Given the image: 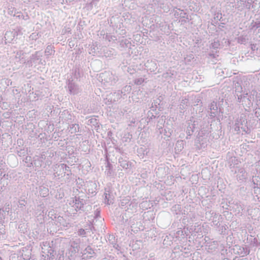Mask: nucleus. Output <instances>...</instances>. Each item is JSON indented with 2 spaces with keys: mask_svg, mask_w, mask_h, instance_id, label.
<instances>
[{
  "mask_svg": "<svg viewBox=\"0 0 260 260\" xmlns=\"http://www.w3.org/2000/svg\"><path fill=\"white\" fill-rule=\"evenodd\" d=\"M257 94V92L253 90L249 93L237 94V102L241 103L244 107L250 108L253 105V102Z\"/></svg>",
  "mask_w": 260,
  "mask_h": 260,
  "instance_id": "obj_2",
  "label": "nucleus"
},
{
  "mask_svg": "<svg viewBox=\"0 0 260 260\" xmlns=\"http://www.w3.org/2000/svg\"><path fill=\"white\" fill-rule=\"evenodd\" d=\"M46 159L45 154L42 153L40 156H36L34 160V165L37 168L41 167L44 163V161Z\"/></svg>",
  "mask_w": 260,
  "mask_h": 260,
  "instance_id": "obj_15",
  "label": "nucleus"
},
{
  "mask_svg": "<svg viewBox=\"0 0 260 260\" xmlns=\"http://www.w3.org/2000/svg\"><path fill=\"white\" fill-rule=\"evenodd\" d=\"M108 240L110 241H112L113 240H114L115 237L113 235H109L108 237Z\"/></svg>",
  "mask_w": 260,
  "mask_h": 260,
  "instance_id": "obj_61",
  "label": "nucleus"
},
{
  "mask_svg": "<svg viewBox=\"0 0 260 260\" xmlns=\"http://www.w3.org/2000/svg\"><path fill=\"white\" fill-rule=\"evenodd\" d=\"M131 200V198L129 196L124 197L123 199L120 200V202L119 203V206L121 208H124L125 209L128 204L129 203Z\"/></svg>",
  "mask_w": 260,
  "mask_h": 260,
  "instance_id": "obj_17",
  "label": "nucleus"
},
{
  "mask_svg": "<svg viewBox=\"0 0 260 260\" xmlns=\"http://www.w3.org/2000/svg\"><path fill=\"white\" fill-rule=\"evenodd\" d=\"M202 204L203 206L206 207L208 209L211 207V202L208 200H204L202 201Z\"/></svg>",
  "mask_w": 260,
  "mask_h": 260,
  "instance_id": "obj_38",
  "label": "nucleus"
},
{
  "mask_svg": "<svg viewBox=\"0 0 260 260\" xmlns=\"http://www.w3.org/2000/svg\"><path fill=\"white\" fill-rule=\"evenodd\" d=\"M106 167L107 168L106 170H108V171L107 172V174H108L109 173L110 174V170L111 169V167H112V165H111L110 162L108 161ZM106 172L107 171H106Z\"/></svg>",
  "mask_w": 260,
  "mask_h": 260,
  "instance_id": "obj_54",
  "label": "nucleus"
},
{
  "mask_svg": "<svg viewBox=\"0 0 260 260\" xmlns=\"http://www.w3.org/2000/svg\"><path fill=\"white\" fill-rule=\"evenodd\" d=\"M220 47V42L217 39H215L213 40V42L211 43L210 45V48L214 49H217L219 48Z\"/></svg>",
  "mask_w": 260,
  "mask_h": 260,
  "instance_id": "obj_30",
  "label": "nucleus"
},
{
  "mask_svg": "<svg viewBox=\"0 0 260 260\" xmlns=\"http://www.w3.org/2000/svg\"><path fill=\"white\" fill-rule=\"evenodd\" d=\"M132 90V87L130 85L125 86L120 92H122V95H125L126 93H129Z\"/></svg>",
  "mask_w": 260,
  "mask_h": 260,
  "instance_id": "obj_34",
  "label": "nucleus"
},
{
  "mask_svg": "<svg viewBox=\"0 0 260 260\" xmlns=\"http://www.w3.org/2000/svg\"><path fill=\"white\" fill-rule=\"evenodd\" d=\"M171 211L175 214H180L182 211L181 205L178 204L174 205L171 209Z\"/></svg>",
  "mask_w": 260,
  "mask_h": 260,
  "instance_id": "obj_28",
  "label": "nucleus"
},
{
  "mask_svg": "<svg viewBox=\"0 0 260 260\" xmlns=\"http://www.w3.org/2000/svg\"><path fill=\"white\" fill-rule=\"evenodd\" d=\"M23 54V53L22 52V51L18 52L16 53V57L20 58L21 54Z\"/></svg>",
  "mask_w": 260,
  "mask_h": 260,
  "instance_id": "obj_63",
  "label": "nucleus"
},
{
  "mask_svg": "<svg viewBox=\"0 0 260 260\" xmlns=\"http://www.w3.org/2000/svg\"><path fill=\"white\" fill-rule=\"evenodd\" d=\"M40 194L43 197H46L49 194V189L48 188L41 186L40 187Z\"/></svg>",
  "mask_w": 260,
  "mask_h": 260,
  "instance_id": "obj_27",
  "label": "nucleus"
},
{
  "mask_svg": "<svg viewBox=\"0 0 260 260\" xmlns=\"http://www.w3.org/2000/svg\"><path fill=\"white\" fill-rule=\"evenodd\" d=\"M54 218L56 219V225L58 226L62 225L64 227H67L68 223L66 221V219H64L63 217L58 216L56 217V216H54Z\"/></svg>",
  "mask_w": 260,
  "mask_h": 260,
  "instance_id": "obj_18",
  "label": "nucleus"
},
{
  "mask_svg": "<svg viewBox=\"0 0 260 260\" xmlns=\"http://www.w3.org/2000/svg\"><path fill=\"white\" fill-rule=\"evenodd\" d=\"M57 259L58 260H64V256H63V254H59L58 255H57Z\"/></svg>",
  "mask_w": 260,
  "mask_h": 260,
  "instance_id": "obj_60",
  "label": "nucleus"
},
{
  "mask_svg": "<svg viewBox=\"0 0 260 260\" xmlns=\"http://www.w3.org/2000/svg\"><path fill=\"white\" fill-rule=\"evenodd\" d=\"M105 39L106 40H108L109 42H111L112 41L117 40L116 37H115L114 36H111V35H106Z\"/></svg>",
  "mask_w": 260,
  "mask_h": 260,
  "instance_id": "obj_45",
  "label": "nucleus"
},
{
  "mask_svg": "<svg viewBox=\"0 0 260 260\" xmlns=\"http://www.w3.org/2000/svg\"><path fill=\"white\" fill-rule=\"evenodd\" d=\"M150 63L152 64V66L153 67V68L152 69L151 71H154L157 69V66H156V63H155L154 62L151 61L150 62Z\"/></svg>",
  "mask_w": 260,
  "mask_h": 260,
  "instance_id": "obj_59",
  "label": "nucleus"
},
{
  "mask_svg": "<svg viewBox=\"0 0 260 260\" xmlns=\"http://www.w3.org/2000/svg\"><path fill=\"white\" fill-rule=\"evenodd\" d=\"M99 55H103L107 58H113L116 54L117 52L116 50L112 48H108L105 46L102 47L100 48V51H98Z\"/></svg>",
  "mask_w": 260,
  "mask_h": 260,
  "instance_id": "obj_7",
  "label": "nucleus"
},
{
  "mask_svg": "<svg viewBox=\"0 0 260 260\" xmlns=\"http://www.w3.org/2000/svg\"><path fill=\"white\" fill-rule=\"evenodd\" d=\"M144 79H143L142 78H136L134 81V83L137 85H140L142 84V83L144 82Z\"/></svg>",
  "mask_w": 260,
  "mask_h": 260,
  "instance_id": "obj_41",
  "label": "nucleus"
},
{
  "mask_svg": "<svg viewBox=\"0 0 260 260\" xmlns=\"http://www.w3.org/2000/svg\"><path fill=\"white\" fill-rule=\"evenodd\" d=\"M194 124L192 123H189L186 129V134L187 135V136H190L193 132V129L194 128Z\"/></svg>",
  "mask_w": 260,
  "mask_h": 260,
  "instance_id": "obj_32",
  "label": "nucleus"
},
{
  "mask_svg": "<svg viewBox=\"0 0 260 260\" xmlns=\"http://www.w3.org/2000/svg\"><path fill=\"white\" fill-rule=\"evenodd\" d=\"M110 96L111 100H113L114 102L118 101L122 97V92H120V90H118L114 92L113 93H111L110 94Z\"/></svg>",
  "mask_w": 260,
  "mask_h": 260,
  "instance_id": "obj_21",
  "label": "nucleus"
},
{
  "mask_svg": "<svg viewBox=\"0 0 260 260\" xmlns=\"http://www.w3.org/2000/svg\"><path fill=\"white\" fill-rule=\"evenodd\" d=\"M44 246L48 247L49 248L48 250V254L47 256L49 257V260H57V258L56 257V252L53 250V249L50 246V244L48 242H46L43 244Z\"/></svg>",
  "mask_w": 260,
  "mask_h": 260,
  "instance_id": "obj_14",
  "label": "nucleus"
},
{
  "mask_svg": "<svg viewBox=\"0 0 260 260\" xmlns=\"http://www.w3.org/2000/svg\"><path fill=\"white\" fill-rule=\"evenodd\" d=\"M255 116L257 118V121L260 123V108H256L254 110Z\"/></svg>",
  "mask_w": 260,
  "mask_h": 260,
  "instance_id": "obj_43",
  "label": "nucleus"
},
{
  "mask_svg": "<svg viewBox=\"0 0 260 260\" xmlns=\"http://www.w3.org/2000/svg\"><path fill=\"white\" fill-rule=\"evenodd\" d=\"M94 246H95L94 245ZM102 245L96 246V248L92 247L90 245L87 246L82 253V258L84 260H89L91 259H95L98 256L101 254L100 247Z\"/></svg>",
  "mask_w": 260,
  "mask_h": 260,
  "instance_id": "obj_3",
  "label": "nucleus"
},
{
  "mask_svg": "<svg viewBox=\"0 0 260 260\" xmlns=\"http://www.w3.org/2000/svg\"><path fill=\"white\" fill-rule=\"evenodd\" d=\"M231 161L235 164H237L238 162V159L236 157L231 158Z\"/></svg>",
  "mask_w": 260,
  "mask_h": 260,
  "instance_id": "obj_62",
  "label": "nucleus"
},
{
  "mask_svg": "<svg viewBox=\"0 0 260 260\" xmlns=\"http://www.w3.org/2000/svg\"><path fill=\"white\" fill-rule=\"evenodd\" d=\"M228 229V227L226 225H222L219 228V231L220 232V234L221 235H225L226 234V231L227 229Z\"/></svg>",
  "mask_w": 260,
  "mask_h": 260,
  "instance_id": "obj_39",
  "label": "nucleus"
},
{
  "mask_svg": "<svg viewBox=\"0 0 260 260\" xmlns=\"http://www.w3.org/2000/svg\"><path fill=\"white\" fill-rule=\"evenodd\" d=\"M256 181L257 182L256 183H255L254 181V180H252V182H253V184L254 185V188H260V180H256Z\"/></svg>",
  "mask_w": 260,
  "mask_h": 260,
  "instance_id": "obj_48",
  "label": "nucleus"
},
{
  "mask_svg": "<svg viewBox=\"0 0 260 260\" xmlns=\"http://www.w3.org/2000/svg\"><path fill=\"white\" fill-rule=\"evenodd\" d=\"M26 202L24 199L20 200L19 201V204L20 207H21L22 206H24L26 204Z\"/></svg>",
  "mask_w": 260,
  "mask_h": 260,
  "instance_id": "obj_55",
  "label": "nucleus"
},
{
  "mask_svg": "<svg viewBox=\"0 0 260 260\" xmlns=\"http://www.w3.org/2000/svg\"><path fill=\"white\" fill-rule=\"evenodd\" d=\"M86 187V190H87L88 193L90 194L91 196H93L96 194L97 190V185L95 181L89 180L86 181L84 185Z\"/></svg>",
  "mask_w": 260,
  "mask_h": 260,
  "instance_id": "obj_9",
  "label": "nucleus"
},
{
  "mask_svg": "<svg viewBox=\"0 0 260 260\" xmlns=\"http://www.w3.org/2000/svg\"><path fill=\"white\" fill-rule=\"evenodd\" d=\"M51 157V155L49 156V157L47 158V159L46 161L45 165H50L52 163V161L50 159Z\"/></svg>",
  "mask_w": 260,
  "mask_h": 260,
  "instance_id": "obj_58",
  "label": "nucleus"
},
{
  "mask_svg": "<svg viewBox=\"0 0 260 260\" xmlns=\"http://www.w3.org/2000/svg\"><path fill=\"white\" fill-rule=\"evenodd\" d=\"M79 242L77 241L72 242L70 247L66 253V256L68 257L67 260H74L76 256V253L79 252Z\"/></svg>",
  "mask_w": 260,
  "mask_h": 260,
  "instance_id": "obj_5",
  "label": "nucleus"
},
{
  "mask_svg": "<svg viewBox=\"0 0 260 260\" xmlns=\"http://www.w3.org/2000/svg\"><path fill=\"white\" fill-rule=\"evenodd\" d=\"M14 35L11 31H7L4 36L5 41L6 42L10 43L14 39Z\"/></svg>",
  "mask_w": 260,
  "mask_h": 260,
  "instance_id": "obj_25",
  "label": "nucleus"
},
{
  "mask_svg": "<svg viewBox=\"0 0 260 260\" xmlns=\"http://www.w3.org/2000/svg\"><path fill=\"white\" fill-rule=\"evenodd\" d=\"M5 180H3V181H2V180H1L0 190H2V191H3L4 189H5V188L6 187V186H5Z\"/></svg>",
  "mask_w": 260,
  "mask_h": 260,
  "instance_id": "obj_49",
  "label": "nucleus"
},
{
  "mask_svg": "<svg viewBox=\"0 0 260 260\" xmlns=\"http://www.w3.org/2000/svg\"><path fill=\"white\" fill-rule=\"evenodd\" d=\"M58 170L56 172L54 173L55 177H58V179L64 178V179H69L72 175L71 170L69 169V167L67 166L64 164H61L58 166Z\"/></svg>",
  "mask_w": 260,
  "mask_h": 260,
  "instance_id": "obj_4",
  "label": "nucleus"
},
{
  "mask_svg": "<svg viewBox=\"0 0 260 260\" xmlns=\"http://www.w3.org/2000/svg\"><path fill=\"white\" fill-rule=\"evenodd\" d=\"M67 86L70 94H76L80 91L79 86L74 82L72 77L68 79Z\"/></svg>",
  "mask_w": 260,
  "mask_h": 260,
  "instance_id": "obj_8",
  "label": "nucleus"
},
{
  "mask_svg": "<svg viewBox=\"0 0 260 260\" xmlns=\"http://www.w3.org/2000/svg\"><path fill=\"white\" fill-rule=\"evenodd\" d=\"M100 216V211L98 209H96V211L94 212V218H98Z\"/></svg>",
  "mask_w": 260,
  "mask_h": 260,
  "instance_id": "obj_57",
  "label": "nucleus"
},
{
  "mask_svg": "<svg viewBox=\"0 0 260 260\" xmlns=\"http://www.w3.org/2000/svg\"><path fill=\"white\" fill-rule=\"evenodd\" d=\"M207 173L209 174V171L207 169H206L202 170V171L201 172L202 178L203 179H204V177H206V176H204V174H207Z\"/></svg>",
  "mask_w": 260,
  "mask_h": 260,
  "instance_id": "obj_51",
  "label": "nucleus"
},
{
  "mask_svg": "<svg viewBox=\"0 0 260 260\" xmlns=\"http://www.w3.org/2000/svg\"><path fill=\"white\" fill-rule=\"evenodd\" d=\"M75 197L71 198V200H70V202L69 203V205L72 206V207L75 206L76 207V204H75Z\"/></svg>",
  "mask_w": 260,
  "mask_h": 260,
  "instance_id": "obj_50",
  "label": "nucleus"
},
{
  "mask_svg": "<svg viewBox=\"0 0 260 260\" xmlns=\"http://www.w3.org/2000/svg\"><path fill=\"white\" fill-rule=\"evenodd\" d=\"M222 14L220 12H215L214 14L213 20H212V22L216 24L218 21H222Z\"/></svg>",
  "mask_w": 260,
  "mask_h": 260,
  "instance_id": "obj_29",
  "label": "nucleus"
},
{
  "mask_svg": "<svg viewBox=\"0 0 260 260\" xmlns=\"http://www.w3.org/2000/svg\"><path fill=\"white\" fill-rule=\"evenodd\" d=\"M69 132L71 134H75L76 132H79L80 127L78 124H72L69 125L68 127Z\"/></svg>",
  "mask_w": 260,
  "mask_h": 260,
  "instance_id": "obj_23",
  "label": "nucleus"
},
{
  "mask_svg": "<svg viewBox=\"0 0 260 260\" xmlns=\"http://www.w3.org/2000/svg\"><path fill=\"white\" fill-rule=\"evenodd\" d=\"M88 230H90L91 231H92V233H93V231H95V228H94V226H93V225H89V226Z\"/></svg>",
  "mask_w": 260,
  "mask_h": 260,
  "instance_id": "obj_64",
  "label": "nucleus"
},
{
  "mask_svg": "<svg viewBox=\"0 0 260 260\" xmlns=\"http://www.w3.org/2000/svg\"><path fill=\"white\" fill-rule=\"evenodd\" d=\"M209 110L208 111L209 115L211 118H214L218 114V107L217 103L215 101L211 102L208 106Z\"/></svg>",
  "mask_w": 260,
  "mask_h": 260,
  "instance_id": "obj_12",
  "label": "nucleus"
},
{
  "mask_svg": "<svg viewBox=\"0 0 260 260\" xmlns=\"http://www.w3.org/2000/svg\"><path fill=\"white\" fill-rule=\"evenodd\" d=\"M104 195L105 197V203H107V204H110L112 203V202L110 200V194L105 193Z\"/></svg>",
  "mask_w": 260,
  "mask_h": 260,
  "instance_id": "obj_46",
  "label": "nucleus"
},
{
  "mask_svg": "<svg viewBox=\"0 0 260 260\" xmlns=\"http://www.w3.org/2000/svg\"><path fill=\"white\" fill-rule=\"evenodd\" d=\"M75 202L76 204L75 210L76 212L80 210L84 211V205L86 204L87 200L81 198V197L75 196Z\"/></svg>",
  "mask_w": 260,
  "mask_h": 260,
  "instance_id": "obj_11",
  "label": "nucleus"
},
{
  "mask_svg": "<svg viewBox=\"0 0 260 260\" xmlns=\"http://www.w3.org/2000/svg\"><path fill=\"white\" fill-rule=\"evenodd\" d=\"M134 200L133 201H130L129 203L128 204L127 206L125 209V211H133L134 210H136L137 208V203H136Z\"/></svg>",
  "mask_w": 260,
  "mask_h": 260,
  "instance_id": "obj_26",
  "label": "nucleus"
},
{
  "mask_svg": "<svg viewBox=\"0 0 260 260\" xmlns=\"http://www.w3.org/2000/svg\"><path fill=\"white\" fill-rule=\"evenodd\" d=\"M173 194V192L168 190L164 193V197L165 198L166 200L170 201L172 198Z\"/></svg>",
  "mask_w": 260,
  "mask_h": 260,
  "instance_id": "obj_36",
  "label": "nucleus"
},
{
  "mask_svg": "<svg viewBox=\"0 0 260 260\" xmlns=\"http://www.w3.org/2000/svg\"><path fill=\"white\" fill-rule=\"evenodd\" d=\"M234 247V250H237V254L241 257L246 256L250 253V250L247 245H245L243 246H241L239 245H235Z\"/></svg>",
  "mask_w": 260,
  "mask_h": 260,
  "instance_id": "obj_10",
  "label": "nucleus"
},
{
  "mask_svg": "<svg viewBox=\"0 0 260 260\" xmlns=\"http://www.w3.org/2000/svg\"><path fill=\"white\" fill-rule=\"evenodd\" d=\"M252 2H249L248 1L246 0V3H245V8L247 9H250L252 7Z\"/></svg>",
  "mask_w": 260,
  "mask_h": 260,
  "instance_id": "obj_47",
  "label": "nucleus"
},
{
  "mask_svg": "<svg viewBox=\"0 0 260 260\" xmlns=\"http://www.w3.org/2000/svg\"><path fill=\"white\" fill-rule=\"evenodd\" d=\"M10 209V206L9 204H6L5 206L3 207L2 209H1L0 211H2L3 212L6 213H8Z\"/></svg>",
  "mask_w": 260,
  "mask_h": 260,
  "instance_id": "obj_44",
  "label": "nucleus"
},
{
  "mask_svg": "<svg viewBox=\"0 0 260 260\" xmlns=\"http://www.w3.org/2000/svg\"><path fill=\"white\" fill-rule=\"evenodd\" d=\"M245 3L246 0H237L235 4L236 8L240 11H243L245 8Z\"/></svg>",
  "mask_w": 260,
  "mask_h": 260,
  "instance_id": "obj_22",
  "label": "nucleus"
},
{
  "mask_svg": "<svg viewBox=\"0 0 260 260\" xmlns=\"http://www.w3.org/2000/svg\"><path fill=\"white\" fill-rule=\"evenodd\" d=\"M176 236H181L182 238H184V235L186 234V236L188 235V234L186 233L185 231H184L182 230H179L176 232Z\"/></svg>",
  "mask_w": 260,
  "mask_h": 260,
  "instance_id": "obj_42",
  "label": "nucleus"
},
{
  "mask_svg": "<svg viewBox=\"0 0 260 260\" xmlns=\"http://www.w3.org/2000/svg\"><path fill=\"white\" fill-rule=\"evenodd\" d=\"M119 42L120 43V45L121 47L125 49V48H131V43L129 40L126 39L124 38L123 37L121 38L120 40H119Z\"/></svg>",
  "mask_w": 260,
  "mask_h": 260,
  "instance_id": "obj_19",
  "label": "nucleus"
},
{
  "mask_svg": "<svg viewBox=\"0 0 260 260\" xmlns=\"http://www.w3.org/2000/svg\"><path fill=\"white\" fill-rule=\"evenodd\" d=\"M141 177L142 179L151 178V174L150 172H148L146 170H143L142 171H141Z\"/></svg>",
  "mask_w": 260,
  "mask_h": 260,
  "instance_id": "obj_33",
  "label": "nucleus"
},
{
  "mask_svg": "<svg viewBox=\"0 0 260 260\" xmlns=\"http://www.w3.org/2000/svg\"><path fill=\"white\" fill-rule=\"evenodd\" d=\"M173 75H174V73H172V72H167L166 73L164 74V77H165L166 78L170 77H171Z\"/></svg>",
  "mask_w": 260,
  "mask_h": 260,
  "instance_id": "obj_56",
  "label": "nucleus"
},
{
  "mask_svg": "<svg viewBox=\"0 0 260 260\" xmlns=\"http://www.w3.org/2000/svg\"><path fill=\"white\" fill-rule=\"evenodd\" d=\"M248 116V111L245 109L244 112L241 113L240 115L235 120L233 127L235 131L237 133L240 132V129L247 134L250 133V129L247 124Z\"/></svg>",
  "mask_w": 260,
  "mask_h": 260,
  "instance_id": "obj_1",
  "label": "nucleus"
},
{
  "mask_svg": "<svg viewBox=\"0 0 260 260\" xmlns=\"http://www.w3.org/2000/svg\"><path fill=\"white\" fill-rule=\"evenodd\" d=\"M118 163L120 166L124 169L127 170L131 169L132 162H129L126 158L120 157L118 159Z\"/></svg>",
  "mask_w": 260,
  "mask_h": 260,
  "instance_id": "obj_13",
  "label": "nucleus"
},
{
  "mask_svg": "<svg viewBox=\"0 0 260 260\" xmlns=\"http://www.w3.org/2000/svg\"><path fill=\"white\" fill-rule=\"evenodd\" d=\"M164 131H165V135H166L167 137H170L173 132L172 129H169L168 132H167L166 129H165Z\"/></svg>",
  "mask_w": 260,
  "mask_h": 260,
  "instance_id": "obj_53",
  "label": "nucleus"
},
{
  "mask_svg": "<svg viewBox=\"0 0 260 260\" xmlns=\"http://www.w3.org/2000/svg\"><path fill=\"white\" fill-rule=\"evenodd\" d=\"M242 88L239 83H237L235 86V95L237 96V94H242Z\"/></svg>",
  "mask_w": 260,
  "mask_h": 260,
  "instance_id": "obj_37",
  "label": "nucleus"
},
{
  "mask_svg": "<svg viewBox=\"0 0 260 260\" xmlns=\"http://www.w3.org/2000/svg\"><path fill=\"white\" fill-rule=\"evenodd\" d=\"M98 51H100V49L97 45H92L90 48L89 53L92 54L93 55H99V53Z\"/></svg>",
  "mask_w": 260,
  "mask_h": 260,
  "instance_id": "obj_31",
  "label": "nucleus"
},
{
  "mask_svg": "<svg viewBox=\"0 0 260 260\" xmlns=\"http://www.w3.org/2000/svg\"><path fill=\"white\" fill-rule=\"evenodd\" d=\"M234 202H234L233 204L235 206V209H236V211H238V213H240V212L244 210L243 207L241 205H240V203H238L237 202H236V203H234ZM233 208H234V207H233Z\"/></svg>",
  "mask_w": 260,
  "mask_h": 260,
  "instance_id": "obj_35",
  "label": "nucleus"
},
{
  "mask_svg": "<svg viewBox=\"0 0 260 260\" xmlns=\"http://www.w3.org/2000/svg\"><path fill=\"white\" fill-rule=\"evenodd\" d=\"M260 27V21L255 22L252 25V28L257 29Z\"/></svg>",
  "mask_w": 260,
  "mask_h": 260,
  "instance_id": "obj_52",
  "label": "nucleus"
},
{
  "mask_svg": "<svg viewBox=\"0 0 260 260\" xmlns=\"http://www.w3.org/2000/svg\"><path fill=\"white\" fill-rule=\"evenodd\" d=\"M55 53L54 47L53 45H48L45 49V55L48 57L50 55L54 54Z\"/></svg>",
  "mask_w": 260,
  "mask_h": 260,
  "instance_id": "obj_24",
  "label": "nucleus"
},
{
  "mask_svg": "<svg viewBox=\"0 0 260 260\" xmlns=\"http://www.w3.org/2000/svg\"><path fill=\"white\" fill-rule=\"evenodd\" d=\"M102 81L108 83L110 85H114L117 82L118 77L113 75L110 72H105L100 75Z\"/></svg>",
  "mask_w": 260,
  "mask_h": 260,
  "instance_id": "obj_6",
  "label": "nucleus"
},
{
  "mask_svg": "<svg viewBox=\"0 0 260 260\" xmlns=\"http://www.w3.org/2000/svg\"><path fill=\"white\" fill-rule=\"evenodd\" d=\"M88 232V229H86L85 230L83 229H80L78 231V234L79 236L85 237L86 234V232Z\"/></svg>",
  "mask_w": 260,
  "mask_h": 260,
  "instance_id": "obj_40",
  "label": "nucleus"
},
{
  "mask_svg": "<svg viewBox=\"0 0 260 260\" xmlns=\"http://www.w3.org/2000/svg\"><path fill=\"white\" fill-rule=\"evenodd\" d=\"M41 56V55L40 54V52L37 51L35 54H33L31 55L30 59L28 60L27 63L30 64L31 66L33 62L35 63L37 60L40 59Z\"/></svg>",
  "mask_w": 260,
  "mask_h": 260,
  "instance_id": "obj_20",
  "label": "nucleus"
},
{
  "mask_svg": "<svg viewBox=\"0 0 260 260\" xmlns=\"http://www.w3.org/2000/svg\"><path fill=\"white\" fill-rule=\"evenodd\" d=\"M152 182L153 187L157 189L164 190L166 188V182L164 181V180H158V181L152 180ZM150 183L152 184V183Z\"/></svg>",
  "mask_w": 260,
  "mask_h": 260,
  "instance_id": "obj_16",
  "label": "nucleus"
}]
</instances>
